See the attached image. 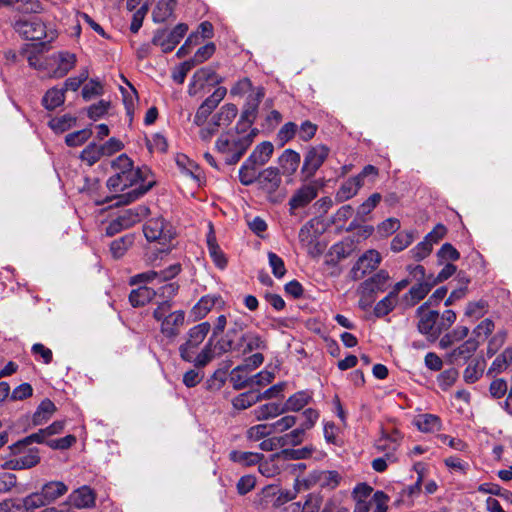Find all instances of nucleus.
I'll return each instance as SVG.
<instances>
[{
	"label": "nucleus",
	"instance_id": "nucleus-1",
	"mask_svg": "<svg viewBox=\"0 0 512 512\" xmlns=\"http://www.w3.org/2000/svg\"><path fill=\"white\" fill-rule=\"evenodd\" d=\"M114 174L107 180V187L114 195L108 200H115V206L127 205L141 196L150 188L151 181L145 182L149 170L134 167L132 160L126 155L121 154L111 163Z\"/></svg>",
	"mask_w": 512,
	"mask_h": 512
},
{
	"label": "nucleus",
	"instance_id": "nucleus-2",
	"mask_svg": "<svg viewBox=\"0 0 512 512\" xmlns=\"http://www.w3.org/2000/svg\"><path fill=\"white\" fill-rule=\"evenodd\" d=\"M258 130H240L235 127L220 134L215 150L228 165L236 164L252 145Z\"/></svg>",
	"mask_w": 512,
	"mask_h": 512
},
{
	"label": "nucleus",
	"instance_id": "nucleus-3",
	"mask_svg": "<svg viewBox=\"0 0 512 512\" xmlns=\"http://www.w3.org/2000/svg\"><path fill=\"white\" fill-rule=\"evenodd\" d=\"M28 63L31 67L44 71L51 78H62L76 64V55L67 51L54 53L47 57L30 55Z\"/></svg>",
	"mask_w": 512,
	"mask_h": 512
},
{
	"label": "nucleus",
	"instance_id": "nucleus-4",
	"mask_svg": "<svg viewBox=\"0 0 512 512\" xmlns=\"http://www.w3.org/2000/svg\"><path fill=\"white\" fill-rule=\"evenodd\" d=\"M152 316L160 324V331L163 336L168 339H175L185 322L184 311H172L171 302L168 300L158 303Z\"/></svg>",
	"mask_w": 512,
	"mask_h": 512
},
{
	"label": "nucleus",
	"instance_id": "nucleus-5",
	"mask_svg": "<svg viewBox=\"0 0 512 512\" xmlns=\"http://www.w3.org/2000/svg\"><path fill=\"white\" fill-rule=\"evenodd\" d=\"M143 233L148 242H156L162 253H168L172 249L171 241L175 236L173 226L162 217H154L143 225Z\"/></svg>",
	"mask_w": 512,
	"mask_h": 512
},
{
	"label": "nucleus",
	"instance_id": "nucleus-6",
	"mask_svg": "<svg viewBox=\"0 0 512 512\" xmlns=\"http://www.w3.org/2000/svg\"><path fill=\"white\" fill-rule=\"evenodd\" d=\"M343 480L342 475L335 470H314L306 477L297 478V485L308 490L312 487L319 486L323 489L333 490L337 488Z\"/></svg>",
	"mask_w": 512,
	"mask_h": 512
},
{
	"label": "nucleus",
	"instance_id": "nucleus-7",
	"mask_svg": "<svg viewBox=\"0 0 512 512\" xmlns=\"http://www.w3.org/2000/svg\"><path fill=\"white\" fill-rule=\"evenodd\" d=\"M68 491V487L61 481H51L43 485L40 493H34L27 496L24 505L27 508H36L44 506L63 496Z\"/></svg>",
	"mask_w": 512,
	"mask_h": 512
},
{
	"label": "nucleus",
	"instance_id": "nucleus-8",
	"mask_svg": "<svg viewBox=\"0 0 512 512\" xmlns=\"http://www.w3.org/2000/svg\"><path fill=\"white\" fill-rule=\"evenodd\" d=\"M210 330L211 325L209 322L199 323L189 329L186 342L179 347V353L182 360H192V355H195L196 349L205 340Z\"/></svg>",
	"mask_w": 512,
	"mask_h": 512
},
{
	"label": "nucleus",
	"instance_id": "nucleus-9",
	"mask_svg": "<svg viewBox=\"0 0 512 512\" xmlns=\"http://www.w3.org/2000/svg\"><path fill=\"white\" fill-rule=\"evenodd\" d=\"M258 183L260 189L266 193L267 199L270 202L280 203L283 200V196L277 194L282 184L279 168L268 167L259 172Z\"/></svg>",
	"mask_w": 512,
	"mask_h": 512
},
{
	"label": "nucleus",
	"instance_id": "nucleus-10",
	"mask_svg": "<svg viewBox=\"0 0 512 512\" xmlns=\"http://www.w3.org/2000/svg\"><path fill=\"white\" fill-rule=\"evenodd\" d=\"M188 25L179 23L171 31L158 30L155 32L152 43L159 46L164 53L172 51L185 36Z\"/></svg>",
	"mask_w": 512,
	"mask_h": 512
},
{
	"label": "nucleus",
	"instance_id": "nucleus-11",
	"mask_svg": "<svg viewBox=\"0 0 512 512\" xmlns=\"http://www.w3.org/2000/svg\"><path fill=\"white\" fill-rule=\"evenodd\" d=\"M180 271L181 265L175 263L161 271L149 270L143 273H139L130 279V284H162L163 282L170 281L176 277Z\"/></svg>",
	"mask_w": 512,
	"mask_h": 512
},
{
	"label": "nucleus",
	"instance_id": "nucleus-12",
	"mask_svg": "<svg viewBox=\"0 0 512 512\" xmlns=\"http://www.w3.org/2000/svg\"><path fill=\"white\" fill-rule=\"evenodd\" d=\"M416 313L419 318L417 325L419 332L432 338L438 337L442 332V328L437 325L438 312L429 310L428 303H424L418 307Z\"/></svg>",
	"mask_w": 512,
	"mask_h": 512
},
{
	"label": "nucleus",
	"instance_id": "nucleus-13",
	"mask_svg": "<svg viewBox=\"0 0 512 512\" xmlns=\"http://www.w3.org/2000/svg\"><path fill=\"white\" fill-rule=\"evenodd\" d=\"M318 190L319 187L316 181L303 184L297 188L288 203L290 214H294L295 210L310 204L317 197Z\"/></svg>",
	"mask_w": 512,
	"mask_h": 512
},
{
	"label": "nucleus",
	"instance_id": "nucleus-14",
	"mask_svg": "<svg viewBox=\"0 0 512 512\" xmlns=\"http://www.w3.org/2000/svg\"><path fill=\"white\" fill-rule=\"evenodd\" d=\"M329 155V149L325 145H317L312 147L305 155L302 166V174L305 178H311L316 171L322 166Z\"/></svg>",
	"mask_w": 512,
	"mask_h": 512
},
{
	"label": "nucleus",
	"instance_id": "nucleus-15",
	"mask_svg": "<svg viewBox=\"0 0 512 512\" xmlns=\"http://www.w3.org/2000/svg\"><path fill=\"white\" fill-rule=\"evenodd\" d=\"M246 327V323L240 317L232 320L230 328L226 334L218 341V349L220 353H227L234 350L241 349V343L238 342V334L241 333Z\"/></svg>",
	"mask_w": 512,
	"mask_h": 512
},
{
	"label": "nucleus",
	"instance_id": "nucleus-16",
	"mask_svg": "<svg viewBox=\"0 0 512 512\" xmlns=\"http://www.w3.org/2000/svg\"><path fill=\"white\" fill-rule=\"evenodd\" d=\"M222 81V77L216 74L213 68L204 67L194 73L188 92L190 95L195 96L204 90L206 84L215 85Z\"/></svg>",
	"mask_w": 512,
	"mask_h": 512
},
{
	"label": "nucleus",
	"instance_id": "nucleus-17",
	"mask_svg": "<svg viewBox=\"0 0 512 512\" xmlns=\"http://www.w3.org/2000/svg\"><path fill=\"white\" fill-rule=\"evenodd\" d=\"M381 262V255L376 250H368L355 263L351 269V277L353 280L363 278L367 273L375 270Z\"/></svg>",
	"mask_w": 512,
	"mask_h": 512
},
{
	"label": "nucleus",
	"instance_id": "nucleus-18",
	"mask_svg": "<svg viewBox=\"0 0 512 512\" xmlns=\"http://www.w3.org/2000/svg\"><path fill=\"white\" fill-rule=\"evenodd\" d=\"M226 94L227 89L225 87L216 88L215 91L198 108L194 116V123L197 126H202L207 121L208 116L224 99Z\"/></svg>",
	"mask_w": 512,
	"mask_h": 512
},
{
	"label": "nucleus",
	"instance_id": "nucleus-19",
	"mask_svg": "<svg viewBox=\"0 0 512 512\" xmlns=\"http://www.w3.org/2000/svg\"><path fill=\"white\" fill-rule=\"evenodd\" d=\"M401 440L402 435L397 430H393L391 433L383 432L381 437L377 439L375 448L379 452H383L390 462H395V452L398 449Z\"/></svg>",
	"mask_w": 512,
	"mask_h": 512
},
{
	"label": "nucleus",
	"instance_id": "nucleus-20",
	"mask_svg": "<svg viewBox=\"0 0 512 512\" xmlns=\"http://www.w3.org/2000/svg\"><path fill=\"white\" fill-rule=\"evenodd\" d=\"M96 494L94 490L87 486H81L73 490L65 503H68L70 507L77 509H87L95 505Z\"/></svg>",
	"mask_w": 512,
	"mask_h": 512
},
{
	"label": "nucleus",
	"instance_id": "nucleus-21",
	"mask_svg": "<svg viewBox=\"0 0 512 512\" xmlns=\"http://www.w3.org/2000/svg\"><path fill=\"white\" fill-rule=\"evenodd\" d=\"M14 29L28 40H40L44 36V26L37 20L18 19L13 24Z\"/></svg>",
	"mask_w": 512,
	"mask_h": 512
},
{
	"label": "nucleus",
	"instance_id": "nucleus-22",
	"mask_svg": "<svg viewBox=\"0 0 512 512\" xmlns=\"http://www.w3.org/2000/svg\"><path fill=\"white\" fill-rule=\"evenodd\" d=\"M224 300L220 295L209 294L201 297L193 306L191 313L196 319H202L214 308L221 309L224 307Z\"/></svg>",
	"mask_w": 512,
	"mask_h": 512
},
{
	"label": "nucleus",
	"instance_id": "nucleus-23",
	"mask_svg": "<svg viewBox=\"0 0 512 512\" xmlns=\"http://www.w3.org/2000/svg\"><path fill=\"white\" fill-rule=\"evenodd\" d=\"M241 343L242 346L239 350H234L233 352H236L238 354H248L253 351L257 350H265L267 349V343L266 341L256 332L249 331L246 333H243L239 336L238 342Z\"/></svg>",
	"mask_w": 512,
	"mask_h": 512
},
{
	"label": "nucleus",
	"instance_id": "nucleus-24",
	"mask_svg": "<svg viewBox=\"0 0 512 512\" xmlns=\"http://www.w3.org/2000/svg\"><path fill=\"white\" fill-rule=\"evenodd\" d=\"M435 286V281H432L430 277H427V280L422 282H417V284L413 285L408 293H406L402 301L407 306H414L421 300H423L428 293L431 291V289Z\"/></svg>",
	"mask_w": 512,
	"mask_h": 512
},
{
	"label": "nucleus",
	"instance_id": "nucleus-25",
	"mask_svg": "<svg viewBox=\"0 0 512 512\" xmlns=\"http://www.w3.org/2000/svg\"><path fill=\"white\" fill-rule=\"evenodd\" d=\"M390 276L387 271L380 270L368 280H365L361 285L360 289L362 294L383 292L387 288Z\"/></svg>",
	"mask_w": 512,
	"mask_h": 512
},
{
	"label": "nucleus",
	"instance_id": "nucleus-26",
	"mask_svg": "<svg viewBox=\"0 0 512 512\" xmlns=\"http://www.w3.org/2000/svg\"><path fill=\"white\" fill-rule=\"evenodd\" d=\"M300 154L292 149H286L278 158V164L282 174L292 176L298 169L300 164Z\"/></svg>",
	"mask_w": 512,
	"mask_h": 512
},
{
	"label": "nucleus",
	"instance_id": "nucleus-27",
	"mask_svg": "<svg viewBox=\"0 0 512 512\" xmlns=\"http://www.w3.org/2000/svg\"><path fill=\"white\" fill-rule=\"evenodd\" d=\"M274 152V146L269 141H264L258 144L252 153L249 155L248 162H253L257 166L265 165L270 158L272 157Z\"/></svg>",
	"mask_w": 512,
	"mask_h": 512
},
{
	"label": "nucleus",
	"instance_id": "nucleus-28",
	"mask_svg": "<svg viewBox=\"0 0 512 512\" xmlns=\"http://www.w3.org/2000/svg\"><path fill=\"white\" fill-rule=\"evenodd\" d=\"M237 114L238 109L236 105L227 103L223 105L216 114L213 115L211 120L219 129L227 128L236 118Z\"/></svg>",
	"mask_w": 512,
	"mask_h": 512
},
{
	"label": "nucleus",
	"instance_id": "nucleus-29",
	"mask_svg": "<svg viewBox=\"0 0 512 512\" xmlns=\"http://www.w3.org/2000/svg\"><path fill=\"white\" fill-rule=\"evenodd\" d=\"M312 399V393L303 390L298 391L291 395L286 402L282 405L283 412L292 411L297 412L304 408Z\"/></svg>",
	"mask_w": 512,
	"mask_h": 512
},
{
	"label": "nucleus",
	"instance_id": "nucleus-30",
	"mask_svg": "<svg viewBox=\"0 0 512 512\" xmlns=\"http://www.w3.org/2000/svg\"><path fill=\"white\" fill-rule=\"evenodd\" d=\"M216 349H218V343L214 345V340L209 338L202 350L197 355H192V360L188 362L193 363L197 368L205 367L215 358Z\"/></svg>",
	"mask_w": 512,
	"mask_h": 512
},
{
	"label": "nucleus",
	"instance_id": "nucleus-31",
	"mask_svg": "<svg viewBox=\"0 0 512 512\" xmlns=\"http://www.w3.org/2000/svg\"><path fill=\"white\" fill-rule=\"evenodd\" d=\"M209 227L210 232L207 235V247L209 255L218 268L224 269L227 265L226 257L216 242L215 235L212 231V225L210 224Z\"/></svg>",
	"mask_w": 512,
	"mask_h": 512
},
{
	"label": "nucleus",
	"instance_id": "nucleus-32",
	"mask_svg": "<svg viewBox=\"0 0 512 512\" xmlns=\"http://www.w3.org/2000/svg\"><path fill=\"white\" fill-rule=\"evenodd\" d=\"M156 296V291L146 285H142L131 291L129 301L133 307H141L149 303Z\"/></svg>",
	"mask_w": 512,
	"mask_h": 512
},
{
	"label": "nucleus",
	"instance_id": "nucleus-33",
	"mask_svg": "<svg viewBox=\"0 0 512 512\" xmlns=\"http://www.w3.org/2000/svg\"><path fill=\"white\" fill-rule=\"evenodd\" d=\"M148 208L145 206H137L123 211L117 218L122 223V227L128 229L140 222L146 215Z\"/></svg>",
	"mask_w": 512,
	"mask_h": 512
},
{
	"label": "nucleus",
	"instance_id": "nucleus-34",
	"mask_svg": "<svg viewBox=\"0 0 512 512\" xmlns=\"http://www.w3.org/2000/svg\"><path fill=\"white\" fill-rule=\"evenodd\" d=\"M262 458V454L255 452L233 450L229 453V459L243 467L256 465Z\"/></svg>",
	"mask_w": 512,
	"mask_h": 512
},
{
	"label": "nucleus",
	"instance_id": "nucleus-35",
	"mask_svg": "<svg viewBox=\"0 0 512 512\" xmlns=\"http://www.w3.org/2000/svg\"><path fill=\"white\" fill-rule=\"evenodd\" d=\"M56 412V406L50 399H44L33 414L34 425H42L47 422Z\"/></svg>",
	"mask_w": 512,
	"mask_h": 512
},
{
	"label": "nucleus",
	"instance_id": "nucleus-36",
	"mask_svg": "<svg viewBox=\"0 0 512 512\" xmlns=\"http://www.w3.org/2000/svg\"><path fill=\"white\" fill-rule=\"evenodd\" d=\"M259 401H261L260 391L258 389H251L234 397L232 405L237 410H245Z\"/></svg>",
	"mask_w": 512,
	"mask_h": 512
},
{
	"label": "nucleus",
	"instance_id": "nucleus-37",
	"mask_svg": "<svg viewBox=\"0 0 512 512\" xmlns=\"http://www.w3.org/2000/svg\"><path fill=\"white\" fill-rule=\"evenodd\" d=\"M361 177H351L345 181L337 192V199L340 201H346L354 197L359 189L362 187Z\"/></svg>",
	"mask_w": 512,
	"mask_h": 512
},
{
	"label": "nucleus",
	"instance_id": "nucleus-38",
	"mask_svg": "<svg viewBox=\"0 0 512 512\" xmlns=\"http://www.w3.org/2000/svg\"><path fill=\"white\" fill-rule=\"evenodd\" d=\"M176 7V0H160L153 10L152 17L154 22H165L172 17Z\"/></svg>",
	"mask_w": 512,
	"mask_h": 512
},
{
	"label": "nucleus",
	"instance_id": "nucleus-39",
	"mask_svg": "<svg viewBox=\"0 0 512 512\" xmlns=\"http://www.w3.org/2000/svg\"><path fill=\"white\" fill-rule=\"evenodd\" d=\"M252 413L255 420L263 421L275 418L283 414L284 412L281 404L267 403L257 407L256 409L253 410Z\"/></svg>",
	"mask_w": 512,
	"mask_h": 512
},
{
	"label": "nucleus",
	"instance_id": "nucleus-40",
	"mask_svg": "<svg viewBox=\"0 0 512 512\" xmlns=\"http://www.w3.org/2000/svg\"><path fill=\"white\" fill-rule=\"evenodd\" d=\"M65 101V89L53 87L49 89L43 99L42 103L48 110H53L61 106Z\"/></svg>",
	"mask_w": 512,
	"mask_h": 512
},
{
	"label": "nucleus",
	"instance_id": "nucleus-41",
	"mask_svg": "<svg viewBox=\"0 0 512 512\" xmlns=\"http://www.w3.org/2000/svg\"><path fill=\"white\" fill-rule=\"evenodd\" d=\"M478 348L477 341L469 339L454 349L451 354L452 361H466L468 360Z\"/></svg>",
	"mask_w": 512,
	"mask_h": 512
},
{
	"label": "nucleus",
	"instance_id": "nucleus-42",
	"mask_svg": "<svg viewBox=\"0 0 512 512\" xmlns=\"http://www.w3.org/2000/svg\"><path fill=\"white\" fill-rule=\"evenodd\" d=\"M512 363V347H507L501 354H499L492 362L488 373L500 374L504 372Z\"/></svg>",
	"mask_w": 512,
	"mask_h": 512
},
{
	"label": "nucleus",
	"instance_id": "nucleus-43",
	"mask_svg": "<svg viewBox=\"0 0 512 512\" xmlns=\"http://www.w3.org/2000/svg\"><path fill=\"white\" fill-rule=\"evenodd\" d=\"M250 372L245 369L242 365L235 367L230 373V382L233 388L241 390L250 387Z\"/></svg>",
	"mask_w": 512,
	"mask_h": 512
},
{
	"label": "nucleus",
	"instance_id": "nucleus-44",
	"mask_svg": "<svg viewBox=\"0 0 512 512\" xmlns=\"http://www.w3.org/2000/svg\"><path fill=\"white\" fill-rule=\"evenodd\" d=\"M259 166L253 162H248L246 159L239 169V180L241 184L249 186L258 180L259 172L257 171Z\"/></svg>",
	"mask_w": 512,
	"mask_h": 512
},
{
	"label": "nucleus",
	"instance_id": "nucleus-45",
	"mask_svg": "<svg viewBox=\"0 0 512 512\" xmlns=\"http://www.w3.org/2000/svg\"><path fill=\"white\" fill-rule=\"evenodd\" d=\"M47 436L45 434L44 429H40L38 432L30 434L25 437L23 440L18 441L17 443L10 446L11 453L13 455L22 453V449L31 443H46Z\"/></svg>",
	"mask_w": 512,
	"mask_h": 512
},
{
	"label": "nucleus",
	"instance_id": "nucleus-46",
	"mask_svg": "<svg viewBox=\"0 0 512 512\" xmlns=\"http://www.w3.org/2000/svg\"><path fill=\"white\" fill-rule=\"evenodd\" d=\"M415 425L422 432H434L440 429L441 421L435 415L422 414L416 418Z\"/></svg>",
	"mask_w": 512,
	"mask_h": 512
},
{
	"label": "nucleus",
	"instance_id": "nucleus-47",
	"mask_svg": "<svg viewBox=\"0 0 512 512\" xmlns=\"http://www.w3.org/2000/svg\"><path fill=\"white\" fill-rule=\"evenodd\" d=\"M77 118L70 114H64L51 119L48 123L49 127L55 133H63L76 125Z\"/></svg>",
	"mask_w": 512,
	"mask_h": 512
},
{
	"label": "nucleus",
	"instance_id": "nucleus-48",
	"mask_svg": "<svg viewBox=\"0 0 512 512\" xmlns=\"http://www.w3.org/2000/svg\"><path fill=\"white\" fill-rule=\"evenodd\" d=\"M13 9L22 14L41 13L43 4L38 0H13Z\"/></svg>",
	"mask_w": 512,
	"mask_h": 512
},
{
	"label": "nucleus",
	"instance_id": "nucleus-49",
	"mask_svg": "<svg viewBox=\"0 0 512 512\" xmlns=\"http://www.w3.org/2000/svg\"><path fill=\"white\" fill-rule=\"evenodd\" d=\"M280 459V454H273L269 459L265 461H260L259 464V472L265 477H274L278 475L281 471V467L278 465L277 461Z\"/></svg>",
	"mask_w": 512,
	"mask_h": 512
},
{
	"label": "nucleus",
	"instance_id": "nucleus-50",
	"mask_svg": "<svg viewBox=\"0 0 512 512\" xmlns=\"http://www.w3.org/2000/svg\"><path fill=\"white\" fill-rule=\"evenodd\" d=\"M397 302L398 298L389 292L387 296H385L375 305V315L377 317L386 316L396 307Z\"/></svg>",
	"mask_w": 512,
	"mask_h": 512
},
{
	"label": "nucleus",
	"instance_id": "nucleus-51",
	"mask_svg": "<svg viewBox=\"0 0 512 512\" xmlns=\"http://www.w3.org/2000/svg\"><path fill=\"white\" fill-rule=\"evenodd\" d=\"M102 156L103 154L100 145H97L96 143H90L88 146H86L85 149L82 150L80 159L87 163V165L92 166L98 162Z\"/></svg>",
	"mask_w": 512,
	"mask_h": 512
},
{
	"label": "nucleus",
	"instance_id": "nucleus-52",
	"mask_svg": "<svg viewBox=\"0 0 512 512\" xmlns=\"http://www.w3.org/2000/svg\"><path fill=\"white\" fill-rule=\"evenodd\" d=\"M256 112L257 109L246 104L245 109L243 110L241 117L235 127L240 130H257L256 128L252 127L256 118Z\"/></svg>",
	"mask_w": 512,
	"mask_h": 512
},
{
	"label": "nucleus",
	"instance_id": "nucleus-53",
	"mask_svg": "<svg viewBox=\"0 0 512 512\" xmlns=\"http://www.w3.org/2000/svg\"><path fill=\"white\" fill-rule=\"evenodd\" d=\"M305 428L301 426L290 431L278 439V443L281 442L282 446H296L303 442L305 437Z\"/></svg>",
	"mask_w": 512,
	"mask_h": 512
},
{
	"label": "nucleus",
	"instance_id": "nucleus-54",
	"mask_svg": "<svg viewBox=\"0 0 512 512\" xmlns=\"http://www.w3.org/2000/svg\"><path fill=\"white\" fill-rule=\"evenodd\" d=\"M478 490L486 494L497 495L506 502L512 503V492L502 489L499 485L493 483H483Z\"/></svg>",
	"mask_w": 512,
	"mask_h": 512
},
{
	"label": "nucleus",
	"instance_id": "nucleus-55",
	"mask_svg": "<svg viewBox=\"0 0 512 512\" xmlns=\"http://www.w3.org/2000/svg\"><path fill=\"white\" fill-rule=\"evenodd\" d=\"M82 97L88 101L104 93L103 85L98 79H90L82 89Z\"/></svg>",
	"mask_w": 512,
	"mask_h": 512
},
{
	"label": "nucleus",
	"instance_id": "nucleus-56",
	"mask_svg": "<svg viewBox=\"0 0 512 512\" xmlns=\"http://www.w3.org/2000/svg\"><path fill=\"white\" fill-rule=\"evenodd\" d=\"M133 244V237L126 235L114 240L110 245V250L114 258H120L127 249Z\"/></svg>",
	"mask_w": 512,
	"mask_h": 512
},
{
	"label": "nucleus",
	"instance_id": "nucleus-57",
	"mask_svg": "<svg viewBox=\"0 0 512 512\" xmlns=\"http://www.w3.org/2000/svg\"><path fill=\"white\" fill-rule=\"evenodd\" d=\"M92 135V131L88 128L69 133L65 137V143L69 147H77L84 144Z\"/></svg>",
	"mask_w": 512,
	"mask_h": 512
},
{
	"label": "nucleus",
	"instance_id": "nucleus-58",
	"mask_svg": "<svg viewBox=\"0 0 512 512\" xmlns=\"http://www.w3.org/2000/svg\"><path fill=\"white\" fill-rule=\"evenodd\" d=\"M414 240L413 232L398 233L391 241V250L400 252L407 248Z\"/></svg>",
	"mask_w": 512,
	"mask_h": 512
},
{
	"label": "nucleus",
	"instance_id": "nucleus-59",
	"mask_svg": "<svg viewBox=\"0 0 512 512\" xmlns=\"http://www.w3.org/2000/svg\"><path fill=\"white\" fill-rule=\"evenodd\" d=\"M272 434L270 424H257L247 430L246 436L249 440L259 441Z\"/></svg>",
	"mask_w": 512,
	"mask_h": 512
},
{
	"label": "nucleus",
	"instance_id": "nucleus-60",
	"mask_svg": "<svg viewBox=\"0 0 512 512\" xmlns=\"http://www.w3.org/2000/svg\"><path fill=\"white\" fill-rule=\"evenodd\" d=\"M432 247L431 243L424 238V240L413 247L409 253L414 260L421 261L430 255Z\"/></svg>",
	"mask_w": 512,
	"mask_h": 512
},
{
	"label": "nucleus",
	"instance_id": "nucleus-61",
	"mask_svg": "<svg viewBox=\"0 0 512 512\" xmlns=\"http://www.w3.org/2000/svg\"><path fill=\"white\" fill-rule=\"evenodd\" d=\"M127 84H128V88L127 89L121 88V91H122L123 102L125 104L127 113L131 114L134 110L135 103L138 100V95H137V91L135 90V88L130 83L127 82Z\"/></svg>",
	"mask_w": 512,
	"mask_h": 512
},
{
	"label": "nucleus",
	"instance_id": "nucleus-62",
	"mask_svg": "<svg viewBox=\"0 0 512 512\" xmlns=\"http://www.w3.org/2000/svg\"><path fill=\"white\" fill-rule=\"evenodd\" d=\"M296 423V417L292 415H286L277 421L270 423L272 433H282L292 428Z\"/></svg>",
	"mask_w": 512,
	"mask_h": 512
},
{
	"label": "nucleus",
	"instance_id": "nucleus-63",
	"mask_svg": "<svg viewBox=\"0 0 512 512\" xmlns=\"http://www.w3.org/2000/svg\"><path fill=\"white\" fill-rule=\"evenodd\" d=\"M18 454V458L21 461L23 469H29L36 466L40 461L39 452L37 449H29L23 455Z\"/></svg>",
	"mask_w": 512,
	"mask_h": 512
},
{
	"label": "nucleus",
	"instance_id": "nucleus-64",
	"mask_svg": "<svg viewBox=\"0 0 512 512\" xmlns=\"http://www.w3.org/2000/svg\"><path fill=\"white\" fill-rule=\"evenodd\" d=\"M323 497L319 493H311L307 496L302 512H320Z\"/></svg>",
	"mask_w": 512,
	"mask_h": 512
}]
</instances>
